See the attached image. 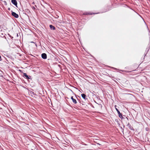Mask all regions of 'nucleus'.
Segmentation results:
<instances>
[{
  "label": "nucleus",
  "mask_w": 150,
  "mask_h": 150,
  "mask_svg": "<svg viewBox=\"0 0 150 150\" xmlns=\"http://www.w3.org/2000/svg\"><path fill=\"white\" fill-rule=\"evenodd\" d=\"M11 12H12L11 15L13 16L14 17H15L16 18H17L19 16L18 14H16V13H15L14 12L12 11Z\"/></svg>",
  "instance_id": "obj_1"
},
{
  "label": "nucleus",
  "mask_w": 150,
  "mask_h": 150,
  "mask_svg": "<svg viewBox=\"0 0 150 150\" xmlns=\"http://www.w3.org/2000/svg\"><path fill=\"white\" fill-rule=\"evenodd\" d=\"M11 2L17 7V3L16 0H11Z\"/></svg>",
  "instance_id": "obj_2"
},
{
  "label": "nucleus",
  "mask_w": 150,
  "mask_h": 150,
  "mask_svg": "<svg viewBox=\"0 0 150 150\" xmlns=\"http://www.w3.org/2000/svg\"><path fill=\"white\" fill-rule=\"evenodd\" d=\"M42 57L43 59H46L47 58V55L45 53H42Z\"/></svg>",
  "instance_id": "obj_3"
},
{
  "label": "nucleus",
  "mask_w": 150,
  "mask_h": 150,
  "mask_svg": "<svg viewBox=\"0 0 150 150\" xmlns=\"http://www.w3.org/2000/svg\"><path fill=\"white\" fill-rule=\"evenodd\" d=\"M71 99L72 100L73 103L74 104H76L77 103V101L76 99H74L73 96H71Z\"/></svg>",
  "instance_id": "obj_4"
},
{
  "label": "nucleus",
  "mask_w": 150,
  "mask_h": 150,
  "mask_svg": "<svg viewBox=\"0 0 150 150\" xmlns=\"http://www.w3.org/2000/svg\"><path fill=\"white\" fill-rule=\"evenodd\" d=\"M23 76L25 77L26 78L29 79H30V78L27 75L26 73H24L23 74Z\"/></svg>",
  "instance_id": "obj_5"
},
{
  "label": "nucleus",
  "mask_w": 150,
  "mask_h": 150,
  "mask_svg": "<svg viewBox=\"0 0 150 150\" xmlns=\"http://www.w3.org/2000/svg\"><path fill=\"white\" fill-rule=\"evenodd\" d=\"M50 27L51 29L55 30V27L53 26L52 25H50Z\"/></svg>",
  "instance_id": "obj_6"
},
{
  "label": "nucleus",
  "mask_w": 150,
  "mask_h": 150,
  "mask_svg": "<svg viewBox=\"0 0 150 150\" xmlns=\"http://www.w3.org/2000/svg\"><path fill=\"white\" fill-rule=\"evenodd\" d=\"M81 96L84 99H86V96L84 94H81Z\"/></svg>",
  "instance_id": "obj_7"
},
{
  "label": "nucleus",
  "mask_w": 150,
  "mask_h": 150,
  "mask_svg": "<svg viewBox=\"0 0 150 150\" xmlns=\"http://www.w3.org/2000/svg\"><path fill=\"white\" fill-rule=\"evenodd\" d=\"M117 113H118V114L119 115V117L120 118H121V117H122V114L120 113V112L119 111H118Z\"/></svg>",
  "instance_id": "obj_8"
},
{
  "label": "nucleus",
  "mask_w": 150,
  "mask_h": 150,
  "mask_svg": "<svg viewBox=\"0 0 150 150\" xmlns=\"http://www.w3.org/2000/svg\"><path fill=\"white\" fill-rule=\"evenodd\" d=\"M115 108L116 110H117V112H118V111H119L118 110V109H117V108H116V107Z\"/></svg>",
  "instance_id": "obj_9"
},
{
  "label": "nucleus",
  "mask_w": 150,
  "mask_h": 150,
  "mask_svg": "<svg viewBox=\"0 0 150 150\" xmlns=\"http://www.w3.org/2000/svg\"><path fill=\"white\" fill-rule=\"evenodd\" d=\"M1 60V56H0V60Z\"/></svg>",
  "instance_id": "obj_10"
},
{
  "label": "nucleus",
  "mask_w": 150,
  "mask_h": 150,
  "mask_svg": "<svg viewBox=\"0 0 150 150\" xmlns=\"http://www.w3.org/2000/svg\"><path fill=\"white\" fill-rule=\"evenodd\" d=\"M98 145H100V144H99V143H98Z\"/></svg>",
  "instance_id": "obj_11"
},
{
  "label": "nucleus",
  "mask_w": 150,
  "mask_h": 150,
  "mask_svg": "<svg viewBox=\"0 0 150 150\" xmlns=\"http://www.w3.org/2000/svg\"><path fill=\"white\" fill-rule=\"evenodd\" d=\"M8 10H10V8H8Z\"/></svg>",
  "instance_id": "obj_12"
}]
</instances>
